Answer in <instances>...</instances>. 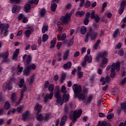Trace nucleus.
Returning a JSON list of instances; mask_svg holds the SVG:
<instances>
[{"instance_id": "1", "label": "nucleus", "mask_w": 126, "mask_h": 126, "mask_svg": "<svg viewBox=\"0 0 126 126\" xmlns=\"http://www.w3.org/2000/svg\"><path fill=\"white\" fill-rule=\"evenodd\" d=\"M72 90L74 92V98H78L79 100H82L83 101L86 100L87 96L82 93V88L80 85L74 84L72 86Z\"/></svg>"}, {"instance_id": "2", "label": "nucleus", "mask_w": 126, "mask_h": 126, "mask_svg": "<svg viewBox=\"0 0 126 126\" xmlns=\"http://www.w3.org/2000/svg\"><path fill=\"white\" fill-rule=\"evenodd\" d=\"M82 115V109H79L78 110H75L70 115V120L72 121L69 126H72L77 122V119H79Z\"/></svg>"}, {"instance_id": "3", "label": "nucleus", "mask_w": 126, "mask_h": 126, "mask_svg": "<svg viewBox=\"0 0 126 126\" xmlns=\"http://www.w3.org/2000/svg\"><path fill=\"white\" fill-rule=\"evenodd\" d=\"M98 36V32H95L94 30H93V28H91L89 29V32L87 33V35L86 36L85 42L86 43H88L89 41V37L91 38V41H95Z\"/></svg>"}, {"instance_id": "4", "label": "nucleus", "mask_w": 126, "mask_h": 126, "mask_svg": "<svg viewBox=\"0 0 126 126\" xmlns=\"http://www.w3.org/2000/svg\"><path fill=\"white\" fill-rule=\"evenodd\" d=\"M121 67V63L119 61H117L116 63H113L112 64L111 71L110 76L111 78H115V76L117 75L115 71H120V68Z\"/></svg>"}, {"instance_id": "5", "label": "nucleus", "mask_w": 126, "mask_h": 126, "mask_svg": "<svg viewBox=\"0 0 126 126\" xmlns=\"http://www.w3.org/2000/svg\"><path fill=\"white\" fill-rule=\"evenodd\" d=\"M54 97L57 99L56 103L58 104H63V97L61 95V91L60 90V86L55 87Z\"/></svg>"}, {"instance_id": "6", "label": "nucleus", "mask_w": 126, "mask_h": 126, "mask_svg": "<svg viewBox=\"0 0 126 126\" xmlns=\"http://www.w3.org/2000/svg\"><path fill=\"white\" fill-rule=\"evenodd\" d=\"M71 19V18L66 14L65 16H62L61 18V22L64 24H67Z\"/></svg>"}, {"instance_id": "7", "label": "nucleus", "mask_w": 126, "mask_h": 126, "mask_svg": "<svg viewBox=\"0 0 126 126\" xmlns=\"http://www.w3.org/2000/svg\"><path fill=\"white\" fill-rule=\"evenodd\" d=\"M3 89H4V91H6V89H8V90H11L12 89V79H10L8 80L5 87H3Z\"/></svg>"}, {"instance_id": "8", "label": "nucleus", "mask_w": 126, "mask_h": 126, "mask_svg": "<svg viewBox=\"0 0 126 126\" xmlns=\"http://www.w3.org/2000/svg\"><path fill=\"white\" fill-rule=\"evenodd\" d=\"M9 56V53L8 51L4 52L3 54H0V58L2 57L3 59V63H7V59L8 58V56Z\"/></svg>"}, {"instance_id": "9", "label": "nucleus", "mask_w": 126, "mask_h": 126, "mask_svg": "<svg viewBox=\"0 0 126 126\" xmlns=\"http://www.w3.org/2000/svg\"><path fill=\"white\" fill-rule=\"evenodd\" d=\"M53 97H54V93H50L49 94H46L44 98V103H48V100H52Z\"/></svg>"}, {"instance_id": "10", "label": "nucleus", "mask_w": 126, "mask_h": 126, "mask_svg": "<svg viewBox=\"0 0 126 126\" xmlns=\"http://www.w3.org/2000/svg\"><path fill=\"white\" fill-rule=\"evenodd\" d=\"M22 120L24 122H26L29 119V111H26L22 115Z\"/></svg>"}, {"instance_id": "11", "label": "nucleus", "mask_w": 126, "mask_h": 126, "mask_svg": "<svg viewBox=\"0 0 126 126\" xmlns=\"http://www.w3.org/2000/svg\"><path fill=\"white\" fill-rule=\"evenodd\" d=\"M8 28H9V24H6V28L4 29V31L2 33L3 37H7L8 34H9V31H8Z\"/></svg>"}, {"instance_id": "12", "label": "nucleus", "mask_w": 126, "mask_h": 126, "mask_svg": "<svg viewBox=\"0 0 126 126\" xmlns=\"http://www.w3.org/2000/svg\"><path fill=\"white\" fill-rule=\"evenodd\" d=\"M32 8V6L30 3H28V4H26L24 6L25 8V12L26 13H28L30 10H31V8Z\"/></svg>"}, {"instance_id": "13", "label": "nucleus", "mask_w": 126, "mask_h": 126, "mask_svg": "<svg viewBox=\"0 0 126 126\" xmlns=\"http://www.w3.org/2000/svg\"><path fill=\"white\" fill-rule=\"evenodd\" d=\"M42 109V105L39 104V103H36V105L34 107V110L37 112V114H40L41 113V110Z\"/></svg>"}, {"instance_id": "14", "label": "nucleus", "mask_w": 126, "mask_h": 126, "mask_svg": "<svg viewBox=\"0 0 126 126\" xmlns=\"http://www.w3.org/2000/svg\"><path fill=\"white\" fill-rule=\"evenodd\" d=\"M72 65V63L70 62H68L64 64L63 65V68L64 69H70L71 68V66Z\"/></svg>"}, {"instance_id": "15", "label": "nucleus", "mask_w": 126, "mask_h": 126, "mask_svg": "<svg viewBox=\"0 0 126 126\" xmlns=\"http://www.w3.org/2000/svg\"><path fill=\"white\" fill-rule=\"evenodd\" d=\"M98 54H99V56L101 58V59H103L108 57V55H109V52L107 51H104Z\"/></svg>"}, {"instance_id": "16", "label": "nucleus", "mask_w": 126, "mask_h": 126, "mask_svg": "<svg viewBox=\"0 0 126 126\" xmlns=\"http://www.w3.org/2000/svg\"><path fill=\"white\" fill-rule=\"evenodd\" d=\"M30 72H31V71L28 66L23 70L24 75H27V76L30 75Z\"/></svg>"}, {"instance_id": "17", "label": "nucleus", "mask_w": 126, "mask_h": 126, "mask_svg": "<svg viewBox=\"0 0 126 126\" xmlns=\"http://www.w3.org/2000/svg\"><path fill=\"white\" fill-rule=\"evenodd\" d=\"M84 14H85V12L84 11L78 10L75 12V15H76L77 17H78V16L79 17H82Z\"/></svg>"}, {"instance_id": "18", "label": "nucleus", "mask_w": 126, "mask_h": 126, "mask_svg": "<svg viewBox=\"0 0 126 126\" xmlns=\"http://www.w3.org/2000/svg\"><path fill=\"white\" fill-rule=\"evenodd\" d=\"M57 42V38H54L51 41V45L50 49H54L56 46V43Z\"/></svg>"}, {"instance_id": "19", "label": "nucleus", "mask_w": 126, "mask_h": 126, "mask_svg": "<svg viewBox=\"0 0 126 126\" xmlns=\"http://www.w3.org/2000/svg\"><path fill=\"white\" fill-rule=\"evenodd\" d=\"M49 92L50 93H54L55 90V85L54 84H50L48 87Z\"/></svg>"}, {"instance_id": "20", "label": "nucleus", "mask_w": 126, "mask_h": 126, "mask_svg": "<svg viewBox=\"0 0 126 126\" xmlns=\"http://www.w3.org/2000/svg\"><path fill=\"white\" fill-rule=\"evenodd\" d=\"M58 7V4L56 3H52L51 4V11H52L53 12H55V11H56V10H57V8Z\"/></svg>"}, {"instance_id": "21", "label": "nucleus", "mask_w": 126, "mask_h": 126, "mask_svg": "<svg viewBox=\"0 0 126 126\" xmlns=\"http://www.w3.org/2000/svg\"><path fill=\"white\" fill-rule=\"evenodd\" d=\"M69 50H67L65 53L63 55V61H66L67 59H68V57H69Z\"/></svg>"}, {"instance_id": "22", "label": "nucleus", "mask_w": 126, "mask_h": 126, "mask_svg": "<svg viewBox=\"0 0 126 126\" xmlns=\"http://www.w3.org/2000/svg\"><path fill=\"white\" fill-rule=\"evenodd\" d=\"M96 126H111V124H107V122L103 121L101 123V121H99Z\"/></svg>"}, {"instance_id": "23", "label": "nucleus", "mask_w": 126, "mask_h": 126, "mask_svg": "<svg viewBox=\"0 0 126 126\" xmlns=\"http://www.w3.org/2000/svg\"><path fill=\"white\" fill-rule=\"evenodd\" d=\"M36 120L38 121V122H43L44 121V115L42 114H37Z\"/></svg>"}, {"instance_id": "24", "label": "nucleus", "mask_w": 126, "mask_h": 126, "mask_svg": "<svg viewBox=\"0 0 126 126\" xmlns=\"http://www.w3.org/2000/svg\"><path fill=\"white\" fill-rule=\"evenodd\" d=\"M74 41V36H72V38L70 39L69 42L67 44V47L69 48L73 45V42Z\"/></svg>"}, {"instance_id": "25", "label": "nucleus", "mask_w": 126, "mask_h": 126, "mask_svg": "<svg viewBox=\"0 0 126 126\" xmlns=\"http://www.w3.org/2000/svg\"><path fill=\"white\" fill-rule=\"evenodd\" d=\"M119 34H121L120 29H116L113 32V38H116L119 35Z\"/></svg>"}, {"instance_id": "26", "label": "nucleus", "mask_w": 126, "mask_h": 126, "mask_svg": "<svg viewBox=\"0 0 126 126\" xmlns=\"http://www.w3.org/2000/svg\"><path fill=\"white\" fill-rule=\"evenodd\" d=\"M27 66L30 69L31 71L32 70H35V69H36V67H37V66H36V64H35V63H32L31 64H30Z\"/></svg>"}, {"instance_id": "27", "label": "nucleus", "mask_w": 126, "mask_h": 126, "mask_svg": "<svg viewBox=\"0 0 126 126\" xmlns=\"http://www.w3.org/2000/svg\"><path fill=\"white\" fill-rule=\"evenodd\" d=\"M84 61L86 62H88L89 63H90L92 62V57H89L88 55H86L84 58Z\"/></svg>"}, {"instance_id": "28", "label": "nucleus", "mask_w": 126, "mask_h": 126, "mask_svg": "<svg viewBox=\"0 0 126 126\" xmlns=\"http://www.w3.org/2000/svg\"><path fill=\"white\" fill-rule=\"evenodd\" d=\"M66 78V73L62 74L61 76V78L60 79V83H63Z\"/></svg>"}, {"instance_id": "29", "label": "nucleus", "mask_w": 126, "mask_h": 126, "mask_svg": "<svg viewBox=\"0 0 126 126\" xmlns=\"http://www.w3.org/2000/svg\"><path fill=\"white\" fill-rule=\"evenodd\" d=\"M10 108H11L10 103H9V102L8 101H6L4 105V110H9Z\"/></svg>"}, {"instance_id": "30", "label": "nucleus", "mask_w": 126, "mask_h": 126, "mask_svg": "<svg viewBox=\"0 0 126 126\" xmlns=\"http://www.w3.org/2000/svg\"><path fill=\"white\" fill-rule=\"evenodd\" d=\"M32 31H30L29 30H26L25 31V34L27 38H29L31 36V34H32Z\"/></svg>"}, {"instance_id": "31", "label": "nucleus", "mask_w": 126, "mask_h": 126, "mask_svg": "<svg viewBox=\"0 0 126 126\" xmlns=\"http://www.w3.org/2000/svg\"><path fill=\"white\" fill-rule=\"evenodd\" d=\"M17 94L15 93H13L12 94V95L11 96V102H16V96Z\"/></svg>"}, {"instance_id": "32", "label": "nucleus", "mask_w": 126, "mask_h": 126, "mask_svg": "<svg viewBox=\"0 0 126 126\" xmlns=\"http://www.w3.org/2000/svg\"><path fill=\"white\" fill-rule=\"evenodd\" d=\"M69 94H64L63 95V100H65V103H66V102H68V100H69Z\"/></svg>"}, {"instance_id": "33", "label": "nucleus", "mask_w": 126, "mask_h": 126, "mask_svg": "<svg viewBox=\"0 0 126 126\" xmlns=\"http://www.w3.org/2000/svg\"><path fill=\"white\" fill-rule=\"evenodd\" d=\"M26 63L28 65H29L30 64V63H32V59H31V56L30 55H28Z\"/></svg>"}, {"instance_id": "34", "label": "nucleus", "mask_w": 126, "mask_h": 126, "mask_svg": "<svg viewBox=\"0 0 126 126\" xmlns=\"http://www.w3.org/2000/svg\"><path fill=\"white\" fill-rule=\"evenodd\" d=\"M28 3H30V4H35V5H37L38 3H39V0H29L28 1Z\"/></svg>"}, {"instance_id": "35", "label": "nucleus", "mask_w": 126, "mask_h": 126, "mask_svg": "<svg viewBox=\"0 0 126 126\" xmlns=\"http://www.w3.org/2000/svg\"><path fill=\"white\" fill-rule=\"evenodd\" d=\"M100 44H101V39H99L97 40V41L96 42L95 44H94V50H97V49L98 48V47H99V45H100Z\"/></svg>"}, {"instance_id": "36", "label": "nucleus", "mask_w": 126, "mask_h": 126, "mask_svg": "<svg viewBox=\"0 0 126 126\" xmlns=\"http://www.w3.org/2000/svg\"><path fill=\"white\" fill-rule=\"evenodd\" d=\"M46 13H47V10H46L45 8L41 10L40 15L41 17H45V16H46Z\"/></svg>"}, {"instance_id": "37", "label": "nucleus", "mask_w": 126, "mask_h": 126, "mask_svg": "<svg viewBox=\"0 0 126 126\" xmlns=\"http://www.w3.org/2000/svg\"><path fill=\"white\" fill-rule=\"evenodd\" d=\"M20 50L18 49H16L15 52L13 54V59H16V58H17L18 57V55L19 54Z\"/></svg>"}, {"instance_id": "38", "label": "nucleus", "mask_w": 126, "mask_h": 126, "mask_svg": "<svg viewBox=\"0 0 126 126\" xmlns=\"http://www.w3.org/2000/svg\"><path fill=\"white\" fill-rule=\"evenodd\" d=\"M109 63V59L107 58H102L101 63L102 65L106 64Z\"/></svg>"}, {"instance_id": "39", "label": "nucleus", "mask_w": 126, "mask_h": 126, "mask_svg": "<svg viewBox=\"0 0 126 126\" xmlns=\"http://www.w3.org/2000/svg\"><path fill=\"white\" fill-rule=\"evenodd\" d=\"M69 110H70V108L67 105H65L64 108V115H67L69 113Z\"/></svg>"}, {"instance_id": "40", "label": "nucleus", "mask_w": 126, "mask_h": 126, "mask_svg": "<svg viewBox=\"0 0 126 126\" xmlns=\"http://www.w3.org/2000/svg\"><path fill=\"white\" fill-rule=\"evenodd\" d=\"M126 1L124 0H122L120 3V8L126 9Z\"/></svg>"}, {"instance_id": "41", "label": "nucleus", "mask_w": 126, "mask_h": 126, "mask_svg": "<svg viewBox=\"0 0 126 126\" xmlns=\"http://www.w3.org/2000/svg\"><path fill=\"white\" fill-rule=\"evenodd\" d=\"M87 31V28L86 27L83 26L81 28V34H84L86 33Z\"/></svg>"}, {"instance_id": "42", "label": "nucleus", "mask_w": 126, "mask_h": 126, "mask_svg": "<svg viewBox=\"0 0 126 126\" xmlns=\"http://www.w3.org/2000/svg\"><path fill=\"white\" fill-rule=\"evenodd\" d=\"M49 39V35L47 34H44L42 36V41L43 42H46Z\"/></svg>"}, {"instance_id": "43", "label": "nucleus", "mask_w": 126, "mask_h": 126, "mask_svg": "<svg viewBox=\"0 0 126 126\" xmlns=\"http://www.w3.org/2000/svg\"><path fill=\"white\" fill-rule=\"evenodd\" d=\"M49 29V27H48V26H43L42 27V32L43 34H44V33H46V32H47V31H48V30Z\"/></svg>"}, {"instance_id": "44", "label": "nucleus", "mask_w": 126, "mask_h": 126, "mask_svg": "<svg viewBox=\"0 0 126 126\" xmlns=\"http://www.w3.org/2000/svg\"><path fill=\"white\" fill-rule=\"evenodd\" d=\"M118 55L121 56V57H123V56H125V50H124L123 48L119 50L118 51Z\"/></svg>"}, {"instance_id": "45", "label": "nucleus", "mask_w": 126, "mask_h": 126, "mask_svg": "<svg viewBox=\"0 0 126 126\" xmlns=\"http://www.w3.org/2000/svg\"><path fill=\"white\" fill-rule=\"evenodd\" d=\"M61 92L62 93H64V94H66V88L65 87V86L63 85L61 88Z\"/></svg>"}, {"instance_id": "46", "label": "nucleus", "mask_w": 126, "mask_h": 126, "mask_svg": "<svg viewBox=\"0 0 126 126\" xmlns=\"http://www.w3.org/2000/svg\"><path fill=\"white\" fill-rule=\"evenodd\" d=\"M90 5H91V2L89 0H87L85 3V7L86 8H88V7H90Z\"/></svg>"}, {"instance_id": "47", "label": "nucleus", "mask_w": 126, "mask_h": 126, "mask_svg": "<svg viewBox=\"0 0 126 126\" xmlns=\"http://www.w3.org/2000/svg\"><path fill=\"white\" fill-rule=\"evenodd\" d=\"M94 19L96 23H98V22L100 21V17H99V15L98 14H96L95 15V17L94 18Z\"/></svg>"}, {"instance_id": "48", "label": "nucleus", "mask_w": 126, "mask_h": 126, "mask_svg": "<svg viewBox=\"0 0 126 126\" xmlns=\"http://www.w3.org/2000/svg\"><path fill=\"white\" fill-rule=\"evenodd\" d=\"M114 116H115V114L114 113H111L110 114H109L107 116V120H112V119H113Z\"/></svg>"}, {"instance_id": "49", "label": "nucleus", "mask_w": 126, "mask_h": 126, "mask_svg": "<svg viewBox=\"0 0 126 126\" xmlns=\"http://www.w3.org/2000/svg\"><path fill=\"white\" fill-rule=\"evenodd\" d=\"M122 110L123 109L121 107H119L117 110L116 115H117V116H120V115L122 114Z\"/></svg>"}, {"instance_id": "50", "label": "nucleus", "mask_w": 126, "mask_h": 126, "mask_svg": "<svg viewBox=\"0 0 126 126\" xmlns=\"http://www.w3.org/2000/svg\"><path fill=\"white\" fill-rule=\"evenodd\" d=\"M84 24L85 25H88L89 24V19L87 18H85L84 19Z\"/></svg>"}, {"instance_id": "51", "label": "nucleus", "mask_w": 126, "mask_h": 126, "mask_svg": "<svg viewBox=\"0 0 126 126\" xmlns=\"http://www.w3.org/2000/svg\"><path fill=\"white\" fill-rule=\"evenodd\" d=\"M96 16L95 15V10L92 11V12L91 13V18L92 19H94Z\"/></svg>"}, {"instance_id": "52", "label": "nucleus", "mask_w": 126, "mask_h": 126, "mask_svg": "<svg viewBox=\"0 0 126 126\" xmlns=\"http://www.w3.org/2000/svg\"><path fill=\"white\" fill-rule=\"evenodd\" d=\"M51 119L50 118V115L49 114H46L45 116H44V120L45 121H49Z\"/></svg>"}, {"instance_id": "53", "label": "nucleus", "mask_w": 126, "mask_h": 126, "mask_svg": "<svg viewBox=\"0 0 126 126\" xmlns=\"http://www.w3.org/2000/svg\"><path fill=\"white\" fill-rule=\"evenodd\" d=\"M11 2L19 4L21 2V0H10Z\"/></svg>"}, {"instance_id": "54", "label": "nucleus", "mask_w": 126, "mask_h": 126, "mask_svg": "<svg viewBox=\"0 0 126 126\" xmlns=\"http://www.w3.org/2000/svg\"><path fill=\"white\" fill-rule=\"evenodd\" d=\"M6 28V25L4 23H2L0 22V29H5Z\"/></svg>"}, {"instance_id": "55", "label": "nucleus", "mask_w": 126, "mask_h": 126, "mask_svg": "<svg viewBox=\"0 0 126 126\" xmlns=\"http://www.w3.org/2000/svg\"><path fill=\"white\" fill-rule=\"evenodd\" d=\"M16 10H17V5H15L12 9V13H15V12H16Z\"/></svg>"}, {"instance_id": "56", "label": "nucleus", "mask_w": 126, "mask_h": 126, "mask_svg": "<svg viewBox=\"0 0 126 126\" xmlns=\"http://www.w3.org/2000/svg\"><path fill=\"white\" fill-rule=\"evenodd\" d=\"M77 75H78V78L79 79H80V78H82V76H83V72H77Z\"/></svg>"}, {"instance_id": "57", "label": "nucleus", "mask_w": 126, "mask_h": 126, "mask_svg": "<svg viewBox=\"0 0 126 126\" xmlns=\"http://www.w3.org/2000/svg\"><path fill=\"white\" fill-rule=\"evenodd\" d=\"M23 17H24V14H23V13L20 14L18 17V20H19V21H20V20H21V19H22Z\"/></svg>"}, {"instance_id": "58", "label": "nucleus", "mask_w": 126, "mask_h": 126, "mask_svg": "<svg viewBox=\"0 0 126 126\" xmlns=\"http://www.w3.org/2000/svg\"><path fill=\"white\" fill-rule=\"evenodd\" d=\"M105 80L107 83H110L111 82V78L108 76H106Z\"/></svg>"}, {"instance_id": "59", "label": "nucleus", "mask_w": 126, "mask_h": 126, "mask_svg": "<svg viewBox=\"0 0 126 126\" xmlns=\"http://www.w3.org/2000/svg\"><path fill=\"white\" fill-rule=\"evenodd\" d=\"M93 98V96L91 95L89 96L87 99V103H91L92 102V98Z\"/></svg>"}, {"instance_id": "60", "label": "nucleus", "mask_w": 126, "mask_h": 126, "mask_svg": "<svg viewBox=\"0 0 126 126\" xmlns=\"http://www.w3.org/2000/svg\"><path fill=\"white\" fill-rule=\"evenodd\" d=\"M65 7L66 9H70V8L72 7V5L71 4V3H68L66 5Z\"/></svg>"}, {"instance_id": "61", "label": "nucleus", "mask_w": 126, "mask_h": 126, "mask_svg": "<svg viewBox=\"0 0 126 126\" xmlns=\"http://www.w3.org/2000/svg\"><path fill=\"white\" fill-rule=\"evenodd\" d=\"M121 48H122V43L119 42L115 46V50H117V49H121Z\"/></svg>"}, {"instance_id": "62", "label": "nucleus", "mask_w": 126, "mask_h": 126, "mask_svg": "<svg viewBox=\"0 0 126 126\" xmlns=\"http://www.w3.org/2000/svg\"><path fill=\"white\" fill-rule=\"evenodd\" d=\"M16 110L17 111L18 113H21V112H22L23 108L22 107L19 106Z\"/></svg>"}, {"instance_id": "63", "label": "nucleus", "mask_w": 126, "mask_h": 126, "mask_svg": "<svg viewBox=\"0 0 126 126\" xmlns=\"http://www.w3.org/2000/svg\"><path fill=\"white\" fill-rule=\"evenodd\" d=\"M124 11H125V9L124 8H121L119 10V13L120 15H122L123 13H124Z\"/></svg>"}, {"instance_id": "64", "label": "nucleus", "mask_w": 126, "mask_h": 126, "mask_svg": "<svg viewBox=\"0 0 126 126\" xmlns=\"http://www.w3.org/2000/svg\"><path fill=\"white\" fill-rule=\"evenodd\" d=\"M17 69L19 72H22L23 71V67H21L20 65L19 64L17 67Z\"/></svg>"}]
</instances>
